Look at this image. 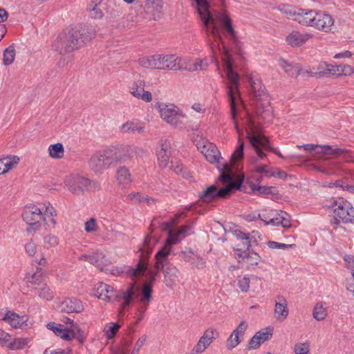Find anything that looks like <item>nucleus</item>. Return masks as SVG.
<instances>
[{
    "label": "nucleus",
    "mask_w": 354,
    "mask_h": 354,
    "mask_svg": "<svg viewBox=\"0 0 354 354\" xmlns=\"http://www.w3.org/2000/svg\"><path fill=\"white\" fill-rule=\"evenodd\" d=\"M91 39V37L87 30L82 26H77L61 32L53 42L52 48L60 55H68Z\"/></svg>",
    "instance_id": "1"
},
{
    "label": "nucleus",
    "mask_w": 354,
    "mask_h": 354,
    "mask_svg": "<svg viewBox=\"0 0 354 354\" xmlns=\"http://www.w3.org/2000/svg\"><path fill=\"white\" fill-rule=\"evenodd\" d=\"M223 169L219 176V179L225 186L220 189L217 186L212 185L199 194L200 198L206 203L212 201L215 198H225L234 190L240 189L243 178L234 180V175L227 165L222 164Z\"/></svg>",
    "instance_id": "2"
},
{
    "label": "nucleus",
    "mask_w": 354,
    "mask_h": 354,
    "mask_svg": "<svg viewBox=\"0 0 354 354\" xmlns=\"http://www.w3.org/2000/svg\"><path fill=\"white\" fill-rule=\"evenodd\" d=\"M223 62L226 75L229 82L227 84V95L230 105V115L234 122V128L239 132V124L236 122L237 109L242 104L239 91V75L232 69L233 59L231 55L225 48H223Z\"/></svg>",
    "instance_id": "3"
},
{
    "label": "nucleus",
    "mask_w": 354,
    "mask_h": 354,
    "mask_svg": "<svg viewBox=\"0 0 354 354\" xmlns=\"http://www.w3.org/2000/svg\"><path fill=\"white\" fill-rule=\"evenodd\" d=\"M246 131L247 138L255 151V155L251 156L250 158L251 164L253 165L252 169L267 177L274 176V174L268 169L267 165H261L259 163L260 160H266V154L263 151V149H270L268 138L253 131L247 130Z\"/></svg>",
    "instance_id": "4"
},
{
    "label": "nucleus",
    "mask_w": 354,
    "mask_h": 354,
    "mask_svg": "<svg viewBox=\"0 0 354 354\" xmlns=\"http://www.w3.org/2000/svg\"><path fill=\"white\" fill-rule=\"evenodd\" d=\"M150 241V236H147L144 240V248L140 249L141 254L140 256L139 262L136 264V268L128 267L126 272L133 278L140 277L146 273L148 281L145 283H149L151 286H152L158 274V272L148 269L149 254L151 252V249L148 248L147 246Z\"/></svg>",
    "instance_id": "5"
},
{
    "label": "nucleus",
    "mask_w": 354,
    "mask_h": 354,
    "mask_svg": "<svg viewBox=\"0 0 354 354\" xmlns=\"http://www.w3.org/2000/svg\"><path fill=\"white\" fill-rule=\"evenodd\" d=\"M304 23L303 26L313 27L326 33L333 32V29L335 28L333 17L322 10H307Z\"/></svg>",
    "instance_id": "6"
},
{
    "label": "nucleus",
    "mask_w": 354,
    "mask_h": 354,
    "mask_svg": "<svg viewBox=\"0 0 354 354\" xmlns=\"http://www.w3.org/2000/svg\"><path fill=\"white\" fill-rule=\"evenodd\" d=\"M158 106L161 118L175 128L183 129L187 122V117L180 109L172 104L158 103Z\"/></svg>",
    "instance_id": "7"
},
{
    "label": "nucleus",
    "mask_w": 354,
    "mask_h": 354,
    "mask_svg": "<svg viewBox=\"0 0 354 354\" xmlns=\"http://www.w3.org/2000/svg\"><path fill=\"white\" fill-rule=\"evenodd\" d=\"M333 208V217L331 219L333 224L338 225L341 222L344 223H354V208L347 201L342 198L335 201Z\"/></svg>",
    "instance_id": "8"
},
{
    "label": "nucleus",
    "mask_w": 354,
    "mask_h": 354,
    "mask_svg": "<svg viewBox=\"0 0 354 354\" xmlns=\"http://www.w3.org/2000/svg\"><path fill=\"white\" fill-rule=\"evenodd\" d=\"M64 183L71 192L77 195L97 187L95 182L79 175L66 176Z\"/></svg>",
    "instance_id": "9"
},
{
    "label": "nucleus",
    "mask_w": 354,
    "mask_h": 354,
    "mask_svg": "<svg viewBox=\"0 0 354 354\" xmlns=\"http://www.w3.org/2000/svg\"><path fill=\"white\" fill-rule=\"evenodd\" d=\"M114 161L112 150L106 149L101 153H96L92 156L89 160V167L95 173L102 174Z\"/></svg>",
    "instance_id": "10"
},
{
    "label": "nucleus",
    "mask_w": 354,
    "mask_h": 354,
    "mask_svg": "<svg viewBox=\"0 0 354 354\" xmlns=\"http://www.w3.org/2000/svg\"><path fill=\"white\" fill-rule=\"evenodd\" d=\"M22 217L24 221L32 227V230H37L40 227L39 222L43 220V209L35 205L26 206Z\"/></svg>",
    "instance_id": "11"
},
{
    "label": "nucleus",
    "mask_w": 354,
    "mask_h": 354,
    "mask_svg": "<svg viewBox=\"0 0 354 354\" xmlns=\"http://www.w3.org/2000/svg\"><path fill=\"white\" fill-rule=\"evenodd\" d=\"M145 80L141 78L134 80L129 84V92L138 100L150 102L153 99L152 94L150 91L145 90Z\"/></svg>",
    "instance_id": "12"
},
{
    "label": "nucleus",
    "mask_w": 354,
    "mask_h": 354,
    "mask_svg": "<svg viewBox=\"0 0 354 354\" xmlns=\"http://www.w3.org/2000/svg\"><path fill=\"white\" fill-rule=\"evenodd\" d=\"M145 150L138 146L124 145L120 147L118 152L115 153L114 160L120 162H124L133 157H141L145 154Z\"/></svg>",
    "instance_id": "13"
},
{
    "label": "nucleus",
    "mask_w": 354,
    "mask_h": 354,
    "mask_svg": "<svg viewBox=\"0 0 354 354\" xmlns=\"http://www.w3.org/2000/svg\"><path fill=\"white\" fill-rule=\"evenodd\" d=\"M215 335H218V332L215 329L208 328L205 330L189 354H201L205 352L214 339H216Z\"/></svg>",
    "instance_id": "14"
},
{
    "label": "nucleus",
    "mask_w": 354,
    "mask_h": 354,
    "mask_svg": "<svg viewBox=\"0 0 354 354\" xmlns=\"http://www.w3.org/2000/svg\"><path fill=\"white\" fill-rule=\"evenodd\" d=\"M156 69L162 71H178L180 57L174 55L156 54Z\"/></svg>",
    "instance_id": "15"
},
{
    "label": "nucleus",
    "mask_w": 354,
    "mask_h": 354,
    "mask_svg": "<svg viewBox=\"0 0 354 354\" xmlns=\"http://www.w3.org/2000/svg\"><path fill=\"white\" fill-rule=\"evenodd\" d=\"M158 146L156 151L158 163L161 168H165L169 162L171 144L167 140H160Z\"/></svg>",
    "instance_id": "16"
},
{
    "label": "nucleus",
    "mask_w": 354,
    "mask_h": 354,
    "mask_svg": "<svg viewBox=\"0 0 354 354\" xmlns=\"http://www.w3.org/2000/svg\"><path fill=\"white\" fill-rule=\"evenodd\" d=\"M278 10L287 18L296 21L301 25L305 24L304 21L307 10H297L296 8L288 5H281L278 7Z\"/></svg>",
    "instance_id": "17"
},
{
    "label": "nucleus",
    "mask_w": 354,
    "mask_h": 354,
    "mask_svg": "<svg viewBox=\"0 0 354 354\" xmlns=\"http://www.w3.org/2000/svg\"><path fill=\"white\" fill-rule=\"evenodd\" d=\"M134 283H131L127 288V290H121L119 292H117V293L115 294L113 299L119 301H122V303L119 308L120 316L124 315V310L125 308L128 307L130 305L133 296L134 295Z\"/></svg>",
    "instance_id": "18"
},
{
    "label": "nucleus",
    "mask_w": 354,
    "mask_h": 354,
    "mask_svg": "<svg viewBox=\"0 0 354 354\" xmlns=\"http://www.w3.org/2000/svg\"><path fill=\"white\" fill-rule=\"evenodd\" d=\"M57 310L67 313H80L84 310V306L80 300L76 298H68L59 304Z\"/></svg>",
    "instance_id": "19"
},
{
    "label": "nucleus",
    "mask_w": 354,
    "mask_h": 354,
    "mask_svg": "<svg viewBox=\"0 0 354 354\" xmlns=\"http://www.w3.org/2000/svg\"><path fill=\"white\" fill-rule=\"evenodd\" d=\"M313 35L310 32L301 33L297 30H292L286 39L288 45L292 47H298L304 44L311 39Z\"/></svg>",
    "instance_id": "20"
},
{
    "label": "nucleus",
    "mask_w": 354,
    "mask_h": 354,
    "mask_svg": "<svg viewBox=\"0 0 354 354\" xmlns=\"http://www.w3.org/2000/svg\"><path fill=\"white\" fill-rule=\"evenodd\" d=\"M274 317L277 321L283 322L288 316V302L283 296H277L274 305Z\"/></svg>",
    "instance_id": "21"
},
{
    "label": "nucleus",
    "mask_w": 354,
    "mask_h": 354,
    "mask_svg": "<svg viewBox=\"0 0 354 354\" xmlns=\"http://www.w3.org/2000/svg\"><path fill=\"white\" fill-rule=\"evenodd\" d=\"M91 263L97 266L102 271H105L106 272L110 271L113 275L119 274L120 273L118 269L109 270L106 268L111 262L102 253L100 252H96L91 255ZM121 272H122V271H121Z\"/></svg>",
    "instance_id": "22"
},
{
    "label": "nucleus",
    "mask_w": 354,
    "mask_h": 354,
    "mask_svg": "<svg viewBox=\"0 0 354 354\" xmlns=\"http://www.w3.org/2000/svg\"><path fill=\"white\" fill-rule=\"evenodd\" d=\"M95 295L102 300L109 301L113 299L117 292L113 287L103 282L98 283L95 288Z\"/></svg>",
    "instance_id": "23"
},
{
    "label": "nucleus",
    "mask_w": 354,
    "mask_h": 354,
    "mask_svg": "<svg viewBox=\"0 0 354 354\" xmlns=\"http://www.w3.org/2000/svg\"><path fill=\"white\" fill-rule=\"evenodd\" d=\"M192 226L183 225L178 230H169L166 243L172 245L178 243L182 237H185L191 234Z\"/></svg>",
    "instance_id": "24"
},
{
    "label": "nucleus",
    "mask_w": 354,
    "mask_h": 354,
    "mask_svg": "<svg viewBox=\"0 0 354 354\" xmlns=\"http://www.w3.org/2000/svg\"><path fill=\"white\" fill-rule=\"evenodd\" d=\"M171 247L169 244L166 243L156 254L155 259L156 262L154 265L155 271H158L160 269H163L167 266V262L168 261V257L170 254Z\"/></svg>",
    "instance_id": "25"
},
{
    "label": "nucleus",
    "mask_w": 354,
    "mask_h": 354,
    "mask_svg": "<svg viewBox=\"0 0 354 354\" xmlns=\"http://www.w3.org/2000/svg\"><path fill=\"white\" fill-rule=\"evenodd\" d=\"M178 268L171 265H167L166 268L163 269L164 283L170 288H173L178 281Z\"/></svg>",
    "instance_id": "26"
},
{
    "label": "nucleus",
    "mask_w": 354,
    "mask_h": 354,
    "mask_svg": "<svg viewBox=\"0 0 354 354\" xmlns=\"http://www.w3.org/2000/svg\"><path fill=\"white\" fill-rule=\"evenodd\" d=\"M46 326L49 330H53L56 335L62 337L65 340L69 341L75 337L74 331L65 327L64 325L57 324L55 322H50L48 323Z\"/></svg>",
    "instance_id": "27"
},
{
    "label": "nucleus",
    "mask_w": 354,
    "mask_h": 354,
    "mask_svg": "<svg viewBox=\"0 0 354 354\" xmlns=\"http://www.w3.org/2000/svg\"><path fill=\"white\" fill-rule=\"evenodd\" d=\"M204 62L201 59L192 60L188 58L180 57L178 71H188L190 72L203 69Z\"/></svg>",
    "instance_id": "28"
},
{
    "label": "nucleus",
    "mask_w": 354,
    "mask_h": 354,
    "mask_svg": "<svg viewBox=\"0 0 354 354\" xmlns=\"http://www.w3.org/2000/svg\"><path fill=\"white\" fill-rule=\"evenodd\" d=\"M106 6L102 2V0H95L91 1L88 6L90 17L95 19H100L104 15V11Z\"/></svg>",
    "instance_id": "29"
},
{
    "label": "nucleus",
    "mask_w": 354,
    "mask_h": 354,
    "mask_svg": "<svg viewBox=\"0 0 354 354\" xmlns=\"http://www.w3.org/2000/svg\"><path fill=\"white\" fill-rule=\"evenodd\" d=\"M339 149H333L329 145L319 146L316 145V149H313V156L317 158L327 159L328 156L339 154Z\"/></svg>",
    "instance_id": "30"
},
{
    "label": "nucleus",
    "mask_w": 354,
    "mask_h": 354,
    "mask_svg": "<svg viewBox=\"0 0 354 354\" xmlns=\"http://www.w3.org/2000/svg\"><path fill=\"white\" fill-rule=\"evenodd\" d=\"M116 180L120 185L126 187L129 185L131 181L132 178L129 169L125 166L120 167L116 171Z\"/></svg>",
    "instance_id": "31"
},
{
    "label": "nucleus",
    "mask_w": 354,
    "mask_h": 354,
    "mask_svg": "<svg viewBox=\"0 0 354 354\" xmlns=\"http://www.w3.org/2000/svg\"><path fill=\"white\" fill-rule=\"evenodd\" d=\"M0 319L8 322L14 328H18L21 326V319L19 315L10 310L0 312Z\"/></svg>",
    "instance_id": "32"
},
{
    "label": "nucleus",
    "mask_w": 354,
    "mask_h": 354,
    "mask_svg": "<svg viewBox=\"0 0 354 354\" xmlns=\"http://www.w3.org/2000/svg\"><path fill=\"white\" fill-rule=\"evenodd\" d=\"M43 209V218L42 219L46 222L48 226L54 227L57 223L55 216H57V212L54 207L50 203L48 205H44Z\"/></svg>",
    "instance_id": "33"
},
{
    "label": "nucleus",
    "mask_w": 354,
    "mask_h": 354,
    "mask_svg": "<svg viewBox=\"0 0 354 354\" xmlns=\"http://www.w3.org/2000/svg\"><path fill=\"white\" fill-rule=\"evenodd\" d=\"M280 66L284 71L290 76H297L301 73V66L299 64H288L283 59H280Z\"/></svg>",
    "instance_id": "34"
},
{
    "label": "nucleus",
    "mask_w": 354,
    "mask_h": 354,
    "mask_svg": "<svg viewBox=\"0 0 354 354\" xmlns=\"http://www.w3.org/2000/svg\"><path fill=\"white\" fill-rule=\"evenodd\" d=\"M120 130L124 133H134L136 131L142 133L144 130V127L139 122L128 121L120 126Z\"/></svg>",
    "instance_id": "35"
},
{
    "label": "nucleus",
    "mask_w": 354,
    "mask_h": 354,
    "mask_svg": "<svg viewBox=\"0 0 354 354\" xmlns=\"http://www.w3.org/2000/svg\"><path fill=\"white\" fill-rule=\"evenodd\" d=\"M35 291L37 292L39 297L47 301L52 300L54 297V293L50 288L45 283L39 287H33Z\"/></svg>",
    "instance_id": "36"
},
{
    "label": "nucleus",
    "mask_w": 354,
    "mask_h": 354,
    "mask_svg": "<svg viewBox=\"0 0 354 354\" xmlns=\"http://www.w3.org/2000/svg\"><path fill=\"white\" fill-rule=\"evenodd\" d=\"M152 299V286L149 283H145L142 288L140 301L141 304H149Z\"/></svg>",
    "instance_id": "37"
},
{
    "label": "nucleus",
    "mask_w": 354,
    "mask_h": 354,
    "mask_svg": "<svg viewBox=\"0 0 354 354\" xmlns=\"http://www.w3.org/2000/svg\"><path fill=\"white\" fill-rule=\"evenodd\" d=\"M49 156L53 158L60 159L64 156V149L61 143L50 145L48 147Z\"/></svg>",
    "instance_id": "38"
},
{
    "label": "nucleus",
    "mask_w": 354,
    "mask_h": 354,
    "mask_svg": "<svg viewBox=\"0 0 354 354\" xmlns=\"http://www.w3.org/2000/svg\"><path fill=\"white\" fill-rule=\"evenodd\" d=\"M156 55L144 57L140 58L138 60L139 64L145 68L148 69H156Z\"/></svg>",
    "instance_id": "39"
},
{
    "label": "nucleus",
    "mask_w": 354,
    "mask_h": 354,
    "mask_svg": "<svg viewBox=\"0 0 354 354\" xmlns=\"http://www.w3.org/2000/svg\"><path fill=\"white\" fill-rule=\"evenodd\" d=\"M313 317L317 321L324 320L327 315V310L324 308L322 302L316 304L313 312Z\"/></svg>",
    "instance_id": "40"
},
{
    "label": "nucleus",
    "mask_w": 354,
    "mask_h": 354,
    "mask_svg": "<svg viewBox=\"0 0 354 354\" xmlns=\"http://www.w3.org/2000/svg\"><path fill=\"white\" fill-rule=\"evenodd\" d=\"M238 255L243 258V261L250 266H257L261 261V257L254 252H250L244 255L238 254Z\"/></svg>",
    "instance_id": "41"
},
{
    "label": "nucleus",
    "mask_w": 354,
    "mask_h": 354,
    "mask_svg": "<svg viewBox=\"0 0 354 354\" xmlns=\"http://www.w3.org/2000/svg\"><path fill=\"white\" fill-rule=\"evenodd\" d=\"M26 281L35 287H39L42 284V276L41 270L37 271L31 275H28L26 277Z\"/></svg>",
    "instance_id": "42"
},
{
    "label": "nucleus",
    "mask_w": 354,
    "mask_h": 354,
    "mask_svg": "<svg viewBox=\"0 0 354 354\" xmlns=\"http://www.w3.org/2000/svg\"><path fill=\"white\" fill-rule=\"evenodd\" d=\"M250 84L251 91L257 98L261 97L264 95L263 86L260 82H255L252 78H250Z\"/></svg>",
    "instance_id": "43"
},
{
    "label": "nucleus",
    "mask_w": 354,
    "mask_h": 354,
    "mask_svg": "<svg viewBox=\"0 0 354 354\" xmlns=\"http://www.w3.org/2000/svg\"><path fill=\"white\" fill-rule=\"evenodd\" d=\"M204 156L206 160L211 163L220 164V160L221 158L220 156V152L216 146L214 147V149H210V151L205 154Z\"/></svg>",
    "instance_id": "44"
},
{
    "label": "nucleus",
    "mask_w": 354,
    "mask_h": 354,
    "mask_svg": "<svg viewBox=\"0 0 354 354\" xmlns=\"http://www.w3.org/2000/svg\"><path fill=\"white\" fill-rule=\"evenodd\" d=\"M59 238L53 234H48L44 237L43 245L46 249H50L59 245Z\"/></svg>",
    "instance_id": "45"
},
{
    "label": "nucleus",
    "mask_w": 354,
    "mask_h": 354,
    "mask_svg": "<svg viewBox=\"0 0 354 354\" xmlns=\"http://www.w3.org/2000/svg\"><path fill=\"white\" fill-rule=\"evenodd\" d=\"M120 326L116 323L106 324L104 328V332L107 339H112L116 334Z\"/></svg>",
    "instance_id": "46"
},
{
    "label": "nucleus",
    "mask_w": 354,
    "mask_h": 354,
    "mask_svg": "<svg viewBox=\"0 0 354 354\" xmlns=\"http://www.w3.org/2000/svg\"><path fill=\"white\" fill-rule=\"evenodd\" d=\"M15 50L14 46L12 45L8 47L3 53V64L5 65L11 64L15 59Z\"/></svg>",
    "instance_id": "47"
},
{
    "label": "nucleus",
    "mask_w": 354,
    "mask_h": 354,
    "mask_svg": "<svg viewBox=\"0 0 354 354\" xmlns=\"http://www.w3.org/2000/svg\"><path fill=\"white\" fill-rule=\"evenodd\" d=\"M239 336L240 335L235 333L234 331L232 333L231 335L229 337L226 342L225 346L228 350H232L239 344Z\"/></svg>",
    "instance_id": "48"
},
{
    "label": "nucleus",
    "mask_w": 354,
    "mask_h": 354,
    "mask_svg": "<svg viewBox=\"0 0 354 354\" xmlns=\"http://www.w3.org/2000/svg\"><path fill=\"white\" fill-rule=\"evenodd\" d=\"M5 165L6 172L17 165L19 162V158L17 156H8L2 158Z\"/></svg>",
    "instance_id": "49"
},
{
    "label": "nucleus",
    "mask_w": 354,
    "mask_h": 354,
    "mask_svg": "<svg viewBox=\"0 0 354 354\" xmlns=\"http://www.w3.org/2000/svg\"><path fill=\"white\" fill-rule=\"evenodd\" d=\"M214 147L215 145L213 143L209 142L207 140L200 141L197 144V148L201 151V152L203 155L208 153L210 151V149H214Z\"/></svg>",
    "instance_id": "50"
},
{
    "label": "nucleus",
    "mask_w": 354,
    "mask_h": 354,
    "mask_svg": "<svg viewBox=\"0 0 354 354\" xmlns=\"http://www.w3.org/2000/svg\"><path fill=\"white\" fill-rule=\"evenodd\" d=\"M250 278L247 276L239 277L238 286L243 292H247L250 288Z\"/></svg>",
    "instance_id": "51"
},
{
    "label": "nucleus",
    "mask_w": 354,
    "mask_h": 354,
    "mask_svg": "<svg viewBox=\"0 0 354 354\" xmlns=\"http://www.w3.org/2000/svg\"><path fill=\"white\" fill-rule=\"evenodd\" d=\"M144 196L145 194L140 192H131L127 196V199L133 203H143Z\"/></svg>",
    "instance_id": "52"
},
{
    "label": "nucleus",
    "mask_w": 354,
    "mask_h": 354,
    "mask_svg": "<svg viewBox=\"0 0 354 354\" xmlns=\"http://www.w3.org/2000/svg\"><path fill=\"white\" fill-rule=\"evenodd\" d=\"M239 143L238 147L232 155L234 161H238L243 157L244 143L241 140H239Z\"/></svg>",
    "instance_id": "53"
},
{
    "label": "nucleus",
    "mask_w": 354,
    "mask_h": 354,
    "mask_svg": "<svg viewBox=\"0 0 354 354\" xmlns=\"http://www.w3.org/2000/svg\"><path fill=\"white\" fill-rule=\"evenodd\" d=\"M268 245L270 248L272 249H281V250H288L290 248H293L295 245V244H285L281 243L275 241H270L268 242Z\"/></svg>",
    "instance_id": "54"
},
{
    "label": "nucleus",
    "mask_w": 354,
    "mask_h": 354,
    "mask_svg": "<svg viewBox=\"0 0 354 354\" xmlns=\"http://www.w3.org/2000/svg\"><path fill=\"white\" fill-rule=\"evenodd\" d=\"M310 348L308 343H298L295 346V354H309Z\"/></svg>",
    "instance_id": "55"
},
{
    "label": "nucleus",
    "mask_w": 354,
    "mask_h": 354,
    "mask_svg": "<svg viewBox=\"0 0 354 354\" xmlns=\"http://www.w3.org/2000/svg\"><path fill=\"white\" fill-rule=\"evenodd\" d=\"M98 226L96 220L93 218H90L85 223V230L88 233L95 232L97 230Z\"/></svg>",
    "instance_id": "56"
},
{
    "label": "nucleus",
    "mask_w": 354,
    "mask_h": 354,
    "mask_svg": "<svg viewBox=\"0 0 354 354\" xmlns=\"http://www.w3.org/2000/svg\"><path fill=\"white\" fill-rule=\"evenodd\" d=\"M195 254L192 250H182L179 252V256L186 262H192L195 260Z\"/></svg>",
    "instance_id": "57"
},
{
    "label": "nucleus",
    "mask_w": 354,
    "mask_h": 354,
    "mask_svg": "<svg viewBox=\"0 0 354 354\" xmlns=\"http://www.w3.org/2000/svg\"><path fill=\"white\" fill-rule=\"evenodd\" d=\"M261 337H259V335L256 333L250 340L248 348V349H256L259 347L261 344Z\"/></svg>",
    "instance_id": "58"
},
{
    "label": "nucleus",
    "mask_w": 354,
    "mask_h": 354,
    "mask_svg": "<svg viewBox=\"0 0 354 354\" xmlns=\"http://www.w3.org/2000/svg\"><path fill=\"white\" fill-rule=\"evenodd\" d=\"M171 169L178 174H182L183 177L187 178V176L185 175V171L183 170V166L181 163L178 162L171 161Z\"/></svg>",
    "instance_id": "59"
},
{
    "label": "nucleus",
    "mask_w": 354,
    "mask_h": 354,
    "mask_svg": "<svg viewBox=\"0 0 354 354\" xmlns=\"http://www.w3.org/2000/svg\"><path fill=\"white\" fill-rule=\"evenodd\" d=\"M259 216L260 217L261 220L264 221L266 225H281V212L279 213H277L275 216L270 218L268 221H267L266 219L261 218V215L259 214Z\"/></svg>",
    "instance_id": "60"
},
{
    "label": "nucleus",
    "mask_w": 354,
    "mask_h": 354,
    "mask_svg": "<svg viewBox=\"0 0 354 354\" xmlns=\"http://www.w3.org/2000/svg\"><path fill=\"white\" fill-rule=\"evenodd\" d=\"M272 330L270 328H267L265 330H260L257 332V335L261 337V342H264L266 340H268L272 336Z\"/></svg>",
    "instance_id": "61"
},
{
    "label": "nucleus",
    "mask_w": 354,
    "mask_h": 354,
    "mask_svg": "<svg viewBox=\"0 0 354 354\" xmlns=\"http://www.w3.org/2000/svg\"><path fill=\"white\" fill-rule=\"evenodd\" d=\"M37 248V244L32 241H30L25 245L26 252L30 257H33L36 254Z\"/></svg>",
    "instance_id": "62"
},
{
    "label": "nucleus",
    "mask_w": 354,
    "mask_h": 354,
    "mask_svg": "<svg viewBox=\"0 0 354 354\" xmlns=\"http://www.w3.org/2000/svg\"><path fill=\"white\" fill-rule=\"evenodd\" d=\"M147 338V335H143L141 337L138 339L136 342L133 350L132 351L133 354H138L141 347L144 345Z\"/></svg>",
    "instance_id": "63"
},
{
    "label": "nucleus",
    "mask_w": 354,
    "mask_h": 354,
    "mask_svg": "<svg viewBox=\"0 0 354 354\" xmlns=\"http://www.w3.org/2000/svg\"><path fill=\"white\" fill-rule=\"evenodd\" d=\"M330 64H328L326 62L320 63L317 68V71L315 72V74H322V75H328L329 74Z\"/></svg>",
    "instance_id": "64"
}]
</instances>
